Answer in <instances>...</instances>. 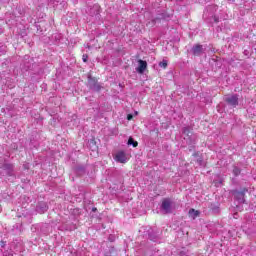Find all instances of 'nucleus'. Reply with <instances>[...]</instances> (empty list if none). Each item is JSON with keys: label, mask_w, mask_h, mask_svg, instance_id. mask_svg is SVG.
Returning a JSON list of instances; mask_svg holds the SVG:
<instances>
[{"label": "nucleus", "mask_w": 256, "mask_h": 256, "mask_svg": "<svg viewBox=\"0 0 256 256\" xmlns=\"http://www.w3.org/2000/svg\"><path fill=\"white\" fill-rule=\"evenodd\" d=\"M5 245H7V242H6V241L1 240V241H0V247L4 248V247H5Z\"/></svg>", "instance_id": "nucleus-14"}, {"label": "nucleus", "mask_w": 256, "mask_h": 256, "mask_svg": "<svg viewBox=\"0 0 256 256\" xmlns=\"http://www.w3.org/2000/svg\"><path fill=\"white\" fill-rule=\"evenodd\" d=\"M162 209L166 211V213H169L171 210V201L169 199H164L162 201Z\"/></svg>", "instance_id": "nucleus-6"}, {"label": "nucleus", "mask_w": 256, "mask_h": 256, "mask_svg": "<svg viewBox=\"0 0 256 256\" xmlns=\"http://www.w3.org/2000/svg\"><path fill=\"white\" fill-rule=\"evenodd\" d=\"M233 175H235V177H238V175H241V169H239V167L235 166L233 168Z\"/></svg>", "instance_id": "nucleus-9"}, {"label": "nucleus", "mask_w": 256, "mask_h": 256, "mask_svg": "<svg viewBox=\"0 0 256 256\" xmlns=\"http://www.w3.org/2000/svg\"><path fill=\"white\" fill-rule=\"evenodd\" d=\"M189 217H191V219H197V217H199L200 212L199 210H195V209H190L188 212Z\"/></svg>", "instance_id": "nucleus-7"}, {"label": "nucleus", "mask_w": 256, "mask_h": 256, "mask_svg": "<svg viewBox=\"0 0 256 256\" xmlns=\"http://www.w3.org/2000/svg\"><path fill=\"white\" fill-rule=\"evenodd\" d=\"M139 67L137 68L138 73H145V69H147V61L139 60Z\"/></svg>", "instance_id": "nucleus-4"}, {"label": "nucleus", "mask_w": 256, "mask_h": 256, "mask_svg": "<svg viewBox=\"0 0 256 256\" xmlns=\"http://www.w3.org/2000/svg\"><path fill=\"white\" fill-rule=\"evenodd\" d=\"M115 161H117V163H127V154L123 151H119L117 152V154L114 157Z\"/></svg>", "instance_id": "nucleus-3"}, {"label": "nucleus", "mask_w": 256, "mask_h": 256, "mask_svg": "<svg viewBox=\"0 0 256 256\" xmlns=\"http://www.w3.org/2000/svg\"><path fill=\"white\" fill-rule=\"evenodd\" d=\"M127 119H128V121H131V119H133V115L129 114V115L127 116Z\"/></svg>", "instance_id": "nucleus-15"}, {"label": "nucleus", "mask_w": 256, "mask_h": 256, "mask_svg": "<svg viewBox=\"0 0 256 256\" xmlns=\"http://www.w3.org/2000/svg\"><path fill=\"white\" fill-rule=\"evenodd\" d=\"M192 52H193V55L199 56L200 54L203 53V45L197 44L192 48Z\"/></svg>", "instance_id": "nucleus-5"}, {"label": "nucleus", "mask_w": 256, "mask_h": 256, "mask_svg": "<svg viewBox=\"0 0 256 256\" xmlns=\"http://www.w3.org/2000/svg\"><path fill=\"white\" fill-rule=\"evenodd\" d=\"M88 81H89V83H93V85H95V83H97V78H93V77L89 76Z\"/></svg>", "instance_id": "nucleus-11"}, {"label": "nucleus", "mask_w": 256, "mask_h": 256, "mask_svg": "<svg viewBox=\"0 0 256 256\" xmlns=\"http://www.w3.org/2000/svg\"><path fill=\"white\" fill-rule=\"evenodd\" d=\"M89 59V56L87 54H83L82 60L84 63H87V60Z\"/></svg>", "instance_id": "nucleus-13"}, {"label": "nucleus", "mask_w": 256, "mask_h": 256, "mask_svg": "<svg viewBox=\"0 0 256 256\" xmlns=\"http://www.w3.org/2000/svg\"><path fill=\"white\" fill-rule=\"evenodd\" d=\"M249 191L247 188H243L241 191L233 190L232 194L237 201H245V193Z\"/></svg>", "instance_id": "nucleus-1"}, {"label": "nucleus", "mask_w": 256, "mask_h": 256, "mask_svg": "<svg viewBox=\"0 0 256 256\" xmlns=\"http://www.w3.org/2000/svg\"><path fill=\"white\" fill-rule=\"evenodd\" d=\"M183 134L189 136V135H191V130H189V128H184Z\"/></svg>", "instance_id": "nucleus-12"}, {"label": "nucleus", "mask_w": 256, "mask_h": 256, "mask_svg": "<svg viewBox=\"0 0 256 256\" xmlns=\"http://www.w3.org/2000/svg\"><path fill=\"white\" fill-rule=\"evenodd\" d=\"M225 102L228 103V105H231V107H237V105H239V96L234 94L230 97H226Z\"/></svg>", "instance_id": "nucleus-2"}, {"label": "nucleus", "mask_w": 256, "mask_h": 256, "mask_svg": "<svg viewBox=\"0 0 256 256\" xmlns=\"http://www.w3.org/2000/svg\"><path fill=\"white\" fill-rule=\"evenodd\" d=\"M214 21H215V23H219V18L215 17Z\"/></svg>", "instance_id": "nucleus-16"}, {"label": "nucleus", "mask_w": 256, "mask_h": 256, "mask_svg": "<svg viewBox=\"0 0 256 256\" xmlns=\"http://www.w3.org/2000/svg\"><path fill=\"white\" fill-rule=\"evenodd\" d=\"M128 145H132L133 147H138L139 142L135 141L132 137L128 139Z\"/></svg>", "instance_id": "nucleus-8"}, {"label": "nucleus", "mask_w": 256, "mask_h": 256, "mask_svg": "<svg viewBox=\"0 0 256 256\" xmlns=\"http://www.w3.org/2000/svg\"><path fill=\"white\" fill-rule=\"evenodd\" d=\"M167 60H163L162 62L159 63V67H162V69H167Z\"/></svg>", "instance_id": "nucleus-10"}]
</instances>
